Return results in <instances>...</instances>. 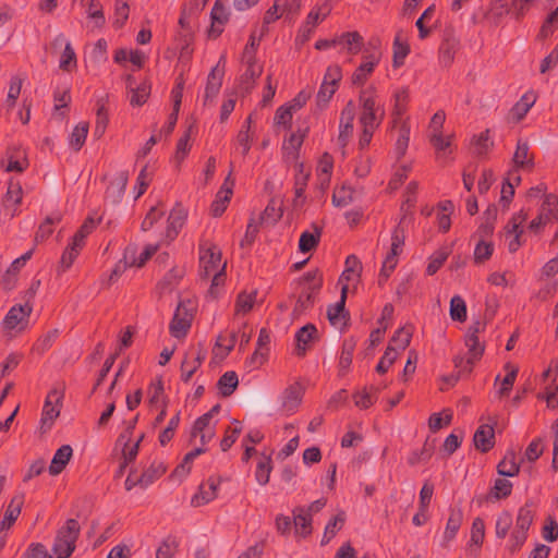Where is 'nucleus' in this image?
Returning <instances> with one entry per match:
<instances>
[{
    "label": "nucleus",
    "mask_w": 558,
    "mask_h": 558,
    "mask_svg": "<svg viewBox=\"0 0 558 558\" xmlns=\"http://www.w3.org/2000/svg\"><path fill=\"white\" fill-rule=\"evenodd\" d=\"M359 100L361 105L359 122L362 126L359 146L364 149L369 145L375 130L381 124L385 109L377 102L374 87L363 90Z\"/></svg>",
    "instance_id": "1"
},
{
    "label": "nucleus",
    "mask_w": 558,
    "mask_h": 558,
    "mask_svg": "<svg viewBox=\"0 0 558 558\" xmlns=\"http://www.w3.org/2000/svg\"><path fill=\"white\" fill-rule=\"evenodd\" d=\"M199 276L204 279L213 275L210 292L214 287L219 286L225 280L226 263L221 265V251L213 243H203L199 245Z\"/></svg>",
    "instance_id": "2"
},
{
    "label": "nucleus",
    "mask_w": 558,
    "mask_h": 558,
    "mask_svg": "<svg viewBox=\"0 0 558 558\" xmlns=\"http://www.w3.org/2000/svg\"><path fill=\"white\" fill-rule=\"evenodd\" d=\"M485 328L486 322L480 319L470 325L464 338L468 357L456 356L453 360L456 367L469 373L472 371L474 363L482 357L485 350L484 343L478 340V333L484 332Z\"/></svg>",
    "instance_id": "3"
},
{
    "label": "nucleus",
    "mask_w": 558,
    "mask_h": 558,
    "mask_svg": "<svg viewBox=\"0 0 558 558\" xmlns=\"http://www.w3.org/2000/svg\"><path fill=\"white\" fill-rule=\"evenodd\" d=\"M323 286V277L320 272L315 269L307 271L299 280L301 288L300 294L296 299L293 312L298 315L303 314L306 310L313 307L315 298Z\"/></svg>",
    "instance_id": "4"
},
{
    "label": "nucleus",
    "mask_w": 558,
    "mask_h": 558,
    "mask_svg": "<svg viewBox=\"0 0 558 558\" xmlns=\"http://www.w3.org/2000/svg\"><path fill=\"white\" fill-rule=\"evenodd\" d=\"M81 526L75 519H68L56 535L52 553L56 558H70L76 548Z\"/></svg>",
    "instance_id": "5"
},
{
    "label": "nucleus",
    "mask_w": 558,
    "mask_h": 558,
    "mask_svg": "<svg viewBox=\"0 0 558 558\" xmlns=\"http://www.w3.org/2000/svg\"><path fill=\"white\" fill-rule=\"evenodd\" d=\"M534 520V512L529 502L522 506L517 515L515 526L509 539V550L518 551L527 538V531Z\"/></svg>",
    "instance_id": "6"
},
{
    "label": "nucleus",
    "mask_w": 558,
    "mask_h": 558,
    "mask_svg": "<svg viewBox=\"0 0 558 558\" xmlns=\"http://www.w3.org/2000/svg\"><path fill=\"white\" fill-rule=\"evenodd\" d=\"M63 391L57 388L51 389L45 400L40 417L41 433L48 432L60 415Z\"/></svg>",
    "instance_id": "7"
},
{
    "label": "nucleus",
    "mask_w": 558,
    "mask_h": 558,
    "mask_svg": "<svg viewBox=\"0 0 558 558\" xmlns=\"http://www.w3.org/2000/svg\"><path fill=\"white\" fill-rule=\"evenodd\" d=\"M192 303L180 302L177 306L174 316L170 323V333L175 338H183L191 327L193 314L190 307Z\"/></svg>",
    "instance_id": "8"
},
{
    "label": "nucleus",
    "mask_w": 558,
    "mask_h": 558,
    "mask_svg": "<svg viewBox=\"0 0 558 558\" xmlns=\"http://www.w3.org/2000/svg\"><path fill=\"white\" fill-rule=\"evenodd\" d=\"M348 291V284L342 283L340 300L335 305H330L327 310V317L329 323L339 329H343L349 320V312L345 311Z\"/></svg>",
    "instance_id": "9"
},
{
    "label": "nucleus",
    "mask_w": 558,
    "mask_h": 558,
    "mask_svg": "<svg viewBox=\"0 0 558 558\" xmlns=\"http://www.w3.org/2000/svg\"><path fill=\"white\" fill-rule=\"evenodd\" d=\"M225 62L226 58L225 56H221L217 65L211 69L208 75L204 95V105L211 102L221 88L222 78L225 75Z\"/></svg>",
    "instance_id": "10"
},
{
    "label": "nucleus",
    "mask_w": 558,
    "mask_h": 558,
    "mask_svg": "<svg viewBox=\"0 0 558 558\" xmlns=\"http://www.w3.org/2000/svg\"><path fill=\"white\" fill-rule=\"evenodd\" d=\"M355 117V107L350 100L341 111L339 123L338 144L344 148L353 134V121Z\"/></svg>",
    "instance_id": "11"
},
{
    "label": "nucleus",
    "mask_w": 558,
    "mask_h": 558,
    "mask_svg": "<svg viewBox=\"0 0 558 558\" xmlns=\"http://www.w3.org/2000/svg\"><path fill=\"white\" fill-rule=\"evenodd\" d=\"M32 311V304L12 306L3 319V327L11 330L20 326V329H24Z\"/></svg>",
    "instance_id": "12"
},
{
    "label": "nucleus",
    "mask_w": 558,
    "mask_h": 558,
    "mask_svg": "<svg viewBox=\"0 0 558 558\" xmlns=\"http://www.w3.org/2000/svg\"><path fill=\"white\" fill-rule=\"evenodd\" d=\"M206 359V350L202 344H198L195 352L187 353L181 364V379L189 383L194 373L202 365Z\"/></svg>",
    "instance_id": "13"
},
{
    "label": "nucleus",
    "mask_w": 558,
    "mask_h": 558,
    "mask_svg": "<svg viewBox=\"0 0 558 558\" xmlns=\"http://www.w3.org/2000/svg\"><path fill=\"white\" fill-rule=\"evenodd\" d=\"M232 171L229 172L220 190L218 191L215 201L211 204L210 210L213 216L219 217L227 209V205L230 202L232 195V189L234 180L231 178Z\"/></svg>",
    "instance_id": "14"
},
{
    "label": "nucleus",
    "mask_w": 558,
    "mask_h": 558,
    "mask_svg": "<svg viewBox=\"0 0 558 558\" xmlns=\"http://www.w3.org/2000/svg\"><path fill=\"white\" fill-rule=\"evenodd\" d=\"M404 220L405 215L402 217L398 227L392 232L390 252L388 253L384 260L389 266L390 271H393V269L396 268L398 264V256L401 254L402 247L404 245V231L401 227Z\"/></svg>",
    "instance_id": "15"
},
{
    "label": "nucleus",
    "mask_w": 558,
    "mask_h": 558,
    "mask_svg": "<svg viewBox=\"0 0 558 558\" xmlns=\"http://www.w3.org/2000/svg\"><path fill=\"white\" fill-rule=\"evenodd\" d=\"M303 398V388L295 383L290 385L281 395V410L287 415L293 414L300 407Z\"/></svg>",
    "instance_id": "16"
},
{
    "label": "nucleus",
    "mask_w": 558,
    "mask_h": 558,
    "mask_svg": "<svg viewBox=\"0 0 558 558\" xmlns=\"http://www.w3.org/2000/svg\"><path fill=\"white\" fill-rule=\"evenodd\" d=\"M460 46L459 39L456 37L453 31L446 29L444 39L439 48V60L445 66H449L453 60L454 54Z\"/></svg>",
    "instance_id": "17"
},
{
    "label": "nucleus",
    "mask_w": 558,
    "mask_h": 558,
    "mask_svg": "<svg viewBox=\"0 0 558 558\" xmlns=\"http://www.w3.org/2000/svg\"><path fill=\"white\" fill-rule=\"evenodd\" d=\"M318 339V331L315 325L306 324L295 333L296 354L303 356L306 350Z\"/></svg>",
    "instance_id": "18"
},
{
    "label": "nucleus",
    "mask_w": 558,
    "mask_h": 558,
    "mask_svg": "<svg viewBox=\"0 0 558 558\" xmlns=\"http://www.w3.org/2000/svg\"><path fill=\"white\" fill-rule=\"evenodd\" d=\"M219 483V480L210 477L207 483L202 484L198 488V493L192 497V506L201 507L213 501L217 497Z\"/></svg>",
    "instance_id": "19"
},
{
    "label": "nucleus",
    "mask_w": 558,
    "mask_h": 558,
    "mask_svg": "<svg viewBox=\"0 0 558 558\" xmlns=\"http://www.w3.org/2000/svg\"><path fill=\"white\" fill-rule=\"evenodd\" d=\"M63 43H65V45H64V50L60 58L59 68L62 71L70 72L73 69H75L76 64H77L76 54H75L74 49L72 48L71 43L65 41L63 34H59L53 39L52 46L60 47Z\"/></svg>",
    "instance_id": "20"
},
{
    "label": "nucleus",
    "mask_w": 558,
    "mask_h": 558,
    "mask_svg": "<svg viewBox=\"0 0 558 558\" xmlns=\"http://www.w3.org/2000/svg\"><path fill=\"white\" fill-rule=\"evenodd\" d=\"M380 58L379 52H373L364 56L363 62L352 74V83L354 85H362L367 80L368 75L374 71Z\"/></svg>",
    "instance_id": "21"
},
{
    "label": "nucleus",
    "mask_w": 558,
    "mask_h": 558,
    "mask_svg": "<svg viewBox=\"0 0 558 558\" xmlns=\"http://www.w3.org/2000/svg\"><path fill=\"white\" fill-rule=\"evenodd\" d=\"M129 181V172L128 171H121L119 172L116 178L110 182V185L107 189L106 192V198L109 199L112 204H118L121 202L126 184Z\"/></svg>",
    "instance_id": "22"
},
{
    "label": "nucleus",
    "mask_w": 558,
    "mask_h": 558,
    "mask_svg": "<svg viewBox=\"0 0 558 558\" xmlns=\"http://www.w3.org/2000/svg\"><path fill=\"white\" fill-rule=\"evenodd\" d=\"M473 442L477 450L481 452L489 451L495 445V432L490 425H481L474 436Z\"/></svg>",
    "instance_id": "23"
},
{
    "label": "nucleus",
    "mask_w": 558,
    "mask_h": 558,
    "mask_svg": "<svg viewBox=\"0 0 558 558\" xmlns=\"http://www.w3.org/2000/svg\"><path fill=\"white\" fill-rule=\"evenodd\" d=\"M72 454L73 449L70 445L61 446L53 454V458L49 465V473L52 476L60 474L68 465L69 461L72 458Z\"/></svg>",
    "instance_id": "24"
},
{
    "label": "nucleus",
    "mask_w": 558,
    "mask_h": 558,
    "mask_svg": "<svg viewBox=\"0 0 558 558\" xmlns=\"http://www.w3.org/2000/svg\"><path fill=\"white\" fill-rule=\"evenodd\" d=\"M512 492V483L506 478H497L494 483V486L490 489V493L486 496H482L477 498L478 505L483 501L487 500H500L507 498L511 495Z\"/></svg>",
    "instance_id": "25"
},
{
    "label": "nucleus",
    "mask_w": 558,
    "mask_h": 558,
    "mask_svg": "<svg viewBox=\"0 0 558 558\" xmlns=\"http://www.w3.org/2000/svg\"><path fill=\"white\" fill-rule=\"evenodd\" d=\"M23 504H24L23 495L14 496L11 499V501L8 505L7 510L4 512L3 520L0 522L1 530L10 529L13 525V523L17 520V518L21 513Z\"/></svg>",
    "instance_id": "26"
},
{
    "label": "nucleus",
    "mask_w": 558,
    "mask_h": 558,
    "mask_svg": "<svg viewBox=\"0 0 558 558\" xmlns=\"http://www.w3.org/2000/svg\"><path fill=\"white\" fill-rule=\"evenodd\" d=\"M393 109H392V117H393V125L401 122L402 116L405 113L408 109V104L410 100V94L408 87H402L400 89H397L393 94Z\"/></svg>",
    "instance_id": "27"
},
{
    "label": "nucleus",
    "mask_w": 558,
    "mask_h": 558,
    "mask_svg": "<svg viewBox=\"0 0 558 558\" xmlns=\"http://www.w3.org/2000/svg\"><path fill=\"white\" fill-rule=\"evenodd\" d=\"M512 160L514 166L520 169H532L534 167L533 156L530 154L527 142L518 141Z\"/></svg>",
    "instance_id": "28"
},
{
    "label": "nucleus",
    "mask_w": 558,
    "mask_h": 558,
    "mask_svg": "<svg viewBox=\"0 0 558 558\" xmlns=\"http://www.w3.org/2000/svg\"><path fill=\"white\" fill-rule=\"evenodd\" d=\"M497 472L501 476L512 477L519 474L520 463L513 450H508L504 459L497 465Z\"/></svg>",
    "instance_id": "29"
},
{
    "label": "nucleus",
    "mask_w": 558,
    "mask_h": 558,
    "mask_svg": "<svg viewBox=\"0 0 558 558\" xmlns=\"http://www.w3.org/2000/svg\"><path fill=\"white\" fill-rule=\"evenodd\" d=\"M128 88H130L132 95L130 98V102L132 106H142L146 102L149 93L150 86L147 83H142L137 87H134V77L132 75L126 76Z\"/></svg>",
    "instance_id": "30"
},
{
    "label": "nucleus",
    "mask_w": 558,
    "mask_h": 558,
    "mask_svg": "<svg viewBox=\"0 0 558 558\" xmlns=\"http://www.w3.org/2000/svg\"><path fill=\"white\" fill-rule=\"evenodd\" d=\"M186 213L181 206L174 207L168 217L167 238L173 240L184 225Z\"/></svg>",
    "instance_id": "31"
},
{
    "label": "nucleus",
    "mask_w": 558,
    "mask_h": 558,
    "mask_svg": "<svg viewBox=\"0 0 558 558\" xmlns=\"http://www.w3.org/2000/svg\"><path fill=\"white\" fill-rule=\"evenodd\" d=\"M462 521H463L462 510L461 509H452L450 511V515L448 518V521L446 524V530L444 533V546H447V544L456 537V535L462 524Z\"/></svg>",
    "instance_id": "32"
},
{
    "label": "nucleus",
    "mask_w": 558,
    "mask_h": 558,
    "mask_svg": "<svg viewBox=\"0 0 558 558\" xmlns=\"http://www.w3.org/2000/svg\"><path fill=\"white\" fill-rule=\"evenodd\" d=\"M263 66L246 68L245 72L241 75L239 82V92L242 95L251 93L254 88L256 80L262 75Z\"/></svg>",
    "instance_id": "33"
},
{
    "label": "nucleus",
    "mask_w": 558,
    "mask_h": 558,
    "mask_svg": "<svg viewBox=\"0 0 558 558\" xmlns=\"http://www.w3.org/2000/svg\"><path fill=\"white\" fill-rule=\"evenodd\" d=\"M337 45H342L348 52L356 54L363 46V37L357 32H347L336 37Z\"/></svg>",
    "instance_id": "34"
},
{
    "label": "nucleus",
    "mask_w": 558,
    "mask_h": 558,
    "mask_svg": "<svg viewBox=\"0 0 558 558\" xmlns=\"http://www.w3.org/2000/svg\"><path fill=\"white\" fill-rule=\"evenodd\" d=\"M314 232L304 231L299 240V250L302 253H307L314 250L320 240L323 229L317 225H313Z\"/></svg>",
    "instance_id": "35"
},
{
    "label": "nucleus",
    "mask_w": 558,
    "mask_h": 558,
    "mask_svg": "<svg viewBox=\"0 0 558 558\" xmlns=\"http://www.w3.org/2000/svg\"><path fill=\"white\" fill-rule=\"evenodd\" d=\"M281 217V202L277 198H271L260 214L259 220L262 225H275Z\"/></svg>",
    "instance_id": "36"
},
{
    "label": "nucleus",
    "mask_w": 558,
    "mask_h": 558,
    "mask_svg": "<svg viewBox=\"0 0 558 558\" xmlns=\"http://www.w3.org/2000/svg\"><path fill=\"white\" fill-rule=\"evenodd\" d=\"M239 385V378L235 372H226L217 383V388L223 398L230 397Z\"/></svg>",
    "instance_id": "37"
},
{
    "label": "nucleus",
    "mask_w": 558,
    "mask_h": 558,
    "mask_svg": "<svg viewBox=\"0 0 558 558\" xmlns=\"http://www.w3.org/2000/svg\"><path fill=\"white\" fill-rule=\"evenodd\" d=\"M294 515V524L296 527V532L306 536L312 532V517L310 513H306L305 508L296 507L293 510Z\"/></svg>",
    "instance_id": "38"
},
{
    "label": "nucleus",
    "mask_w": 558,
    "mask_h": 558,
    "mask_svg": "<svg viewBox=\"0 0 558 558\" xmlns=\"http://www.w3.org/2000/svg\"><path fill=\"white\" fill-rule=\"evenodd\" d=\"M272 470V461L271 457L265 453H262V457L256 465L255 470V478L257 483L262 486L268 484L270 478V473Z\"/></svg>",
    "instance_id": "39"
},
{
    "label": "nucleus",
    "mask_w": 558,
    "mask_h": 558,
    "mask_svg": "<svg viewBox=\"0 0 558 558\" xmlns=\"http://www.w3.org/2000/svg\"><path fill=\"white\" fill-rule=\"evenodd\" d=\"M194 129H195V125L190 124L189 128L186 129V131L184 132V134L179 138V141L177 143L174 160L178 165H180L185 159V157L187 156V154L191 149L190 138H191V134L193 133Z\"/></svg>",
    "instance_id": "40"
},
{
    "label": "nucleus",
    "mask_w": 558,
    "mask_h": 558,
    "mask_svg": "<svg viewBox=\"0 0 558 558\" xmlns=\"http://www.w3.org/2000/svg\"><path fill=\"white\" fill-rule=\"evenodd\" d=\"M362 271V263L355 255H350L345 259V269L339 278V282L348 284L349 281L353 279V277H360Z\"/></svg>",
    "instance_id": "41"
},
{
    "label": "nucleus",
    "mask_w": 558,
    "mask_h": 558,
    "mask_svg": "<svg viewBox=\"0 0 558 558\" xmlns=\"http://www.w3.org/2000/svg\"><path fill=\"white\" fill-rule=\"evenodd\" d=\"M166 466L161 462H153L148 469H146L138 477V482L142 487H147L159 478L166 472Z\"/></svg>",
    "instance_id": "42"
},
{
    "label": "nucleus",
    "mask_w": 558,
    "mask_h": 558,
    "mask_svg": "<svg viewBox=\"0 0 558 558\" xmlns=\"http://www.w3.org/2000/svg\"><path fill=\"white\" fill-rule=\"evenodd\" d=\"M345 521V513L340 511L326 525L322 539V545L330 542V539L340 531Z\"/></svg>",
    "instance_id": "43"
},
{
    "label": "nucleus",
    "mask_w": 558,
    "mask_h": 558,
    "mask_svg": "<svg viewBox=\"0 0 558 558\" xmlns=\"http://www.w3.org/2000/svg\"><path fill=\"white\" fill-rule=\"evenodd\" d=\"M61 221V215L56 213L51 216H48L45 221L39 226L38 231L35 235V241L43 242L44 240L48 239L51 233L53 232L52 226L56 223H59Z\"/></svg>",
    "instance_id": "44"
},
{
    "label": "nucleus",
    "mask_w": 558,
    "mask_h": 558,
    "mask_svg": "<svg viewBox=\"0 0 558 558\" xmlns=\"http://www.w3.org/2000/svg\"><path fill=\"white\" fill-rule=\"evenodd\" d=\"M354 189L350 185H342L336 189L332 194V203L337 207H344L354 201Z\"/></svg>",
    "instance_id": "45"
},
{
    "label": "nucleus",
    "mask_w": 558,
    "mask_h": 558,
    "mask_svg": "<svg viewBox=\"0 0 558 558\" xmlns=\"http://www.w3.org/2000/svg\"><path fill=\"white\" fill-rule=\"evenodd\" d=\"M99 220H95L93 217H87L80 229L75 232L72 240L76 246H84L85 239L88 234L93 232V230L98 225Z\"/></svg>",
    "instance_id": "46"
},
{
    "label": "nucleus",
    "mask_w": 558,
    "mask_h": 558,
    "mask_svg": "<svg viewBox=\"0 0 558 558\" xmlns=\"http://www.w3.org/2000/svg\"><path fill=\"white\" fill-rule=\"evenodd\" d=\"M410 141V124L408 120L400 122L399 136L396 142V153L398 157H403L409 146Z\"/></svg>",
    "instance_id": "47"
},
{
    "label": "nucleus",
    "mask_w": 558,
    "mask_h": 558,
    "mask_svg": "<svg viewBox=\"0 0 558 558\" xmlns=\"http://www.w3.org/2000/svg\"><path fill=\"white\" fill-rule=\"evenodd\" d=\"M179 542L177 537L167 536L157 548L156 558H173L178 551Z\"/></svg>",
    "instance_id": "48"
},
{
    "label": "nucleus",
    "mask_w": 558,
    "mask_h": 558,
    "mask_svg": "<svg viewBox=\"0 0 558 558\" xmlns=\"http://www.w3.org/2000/svg\"><path fill=\"white\" fill-rule=\"evenodd\" d=\"M233 427L229 426L226 429L225 437L220 441V448L222 451H228L231 446L236 441L239 435L242 432V425L241 422L238 420L232 421Z\"/></svg>",
    "instance_id": "49"
},
{
    "label": "nucleus",
    "mask_w": 558,
    "mask_h": 558,
    "mask_svg": "<svg viewBox=\"0 0 558 558\" xmlns=\"http://www.w3.org/2000/svg\"><path fill=\"white\" fill-rule=\"evenodd\" d=\"M88 133V123L81 122L78 123L70 135V146L74 150H80L85 143L86 136Z\"/></svg>",
    "instance_id": "50"
},
{
    "label": "nucleus",
    "mask_w": 558,
    "mask_h": 558,
    "mask_svg": "<svg viewBox=\"0 0 558 558\" xmlns=\"http://www.w3.org/2000/svg\"><path fill=\"white\" fill-rule=\"evenodd\" d=\"M257 292L253 291L251 293L247 292H241L235 302V313L236 314H246L252 308L256 301Z\"/></svg>",
    "instance_id": "51"
},
{
    "label": "nucleus",
    "mask_w": 558,
    "mask_h": 558,
    "mask_svg": "<svg viewBox=\"0 0 558 558\" xmlns=\"http://www.w3.org/2000/svg\"><path fill=\"white\" fill-rule=\"evenodd\" d=\"M450 317L460 323L466 320V305L460 295H454L450 301Z\"/></svg>",
    "instance_id": "52"
},
{
    "label": "nucleus",
    "mask_w": 558,
    "mask_h": 558,
    "mask_svg": "<svg viewBox=\"0 0 558 558\" xmlns=\"http://www.w3.org/2000/svg\"><path fill=\"white\" fill-rule=\"evenodd\" d=\"M411 338H412V330L411 328H407V327H401L399 328L393 337L391 338V341H390V344L398 350H405L410 342H411Z\"/></svg>",
    "instance_id": "53"
},
{
    "label": "nucleus",
    "mask_w": 558,
    "mask_h": 558,
    "mask_svg": "<svg viewBox=\"0 0 558 558\" xmlns=\"http://www.w3.org/2000/svg\"><path fill=\"white\" fill-rule=\"evenodd\" d=\"M505 368L508 371V374L501 381V386L498 390L499 397H505L509 395L518 375V367L512 366L510 363H507L505 365Z\"/></svg>",
    "instance_id": "54"
},
{
    "label": "nucleus",
    "mask_w": 558,
    "mask_h": 558,
    "mask_svg": "<svg viewBox=\"0 0 558 558\" xmlns=\"http://www.w3.org/2000/svg\"><path fill=\"white\" fill-rule=\"evenodd\" d=\"M83 247L84 246H76L74 241H71L60 259V267L62 268V271L69 269L72 266Z\"/></svg>",
    "instance_id": "55"
},
{
    "label": "nucleus",
    "mask_w": 558,
    "mask_h": 558,
    "mask_svg": "<svg viewBox=\"0 0 558 558\" xmlns=\"http://www.w3.org/2000/svg\"><path fill=\"white\" fill-rule=\"evenodd\" d=\"M494 252V244L485 240H480L474 250V262L482 264L490 258Z\"/></svg>",
    "instance_id": "56"
},
{
    "label": "nucleus",
    "mask_w": 558,
    "mask_h": 558,
    "mask_svg": "<svg viewBox=\"0 0 558 558\" xmlns=\"http://www.w3.org/2000/svg\"><path fill=\"white\" fill-rule=\"evenodd\" d=\"M355 343L352 340H345L342 344L341 355L339 359V368L341 372H345L349 369L353 352H354Z\"/></svg>",
    "instance_id": "57"
},
{
    "label": "nucleus",
    "mask_w": 558,
    "mask_h": 558,
    "mask_svg": "<svg viewBox=\"0 0 558 558\" xmlns=\"http://www.w3.org/2000/svg\"><path fill=\"white\" fill-rule=\"evenodd\" d=\"M87 16L94 21L95 26L98 28H101L106 23L102 5L98 0H90L87 10Z\"/></svg>",
    "instance_id": "58"
},
{
    "label": "nucleus",
    "mask_w": 558,
    "mask_h": 558,
    "mask_svg": "<svg viewBox=\"0 0 558 558\" xmlns=\"http://www.w3.org/2000/svg\"><path fill=\"white\" fill-rule=\"evenodd\" d=\"M485 537V524L481 518H475L471 527V539L470 547L472 545H476L477 547L482 546Z\"/></svg>",
    "instance_id": "59"
},
{
    "label": "nucleus",
    "mask_w": 558,
    "mask_h": 558,
    "mask_svg": "<svg viewBox=\"0 0 558 558\" xmlns=\"http://www.w3.org/2000/svg\"><path fill=\"white\" fill-rule=\"evenodd\" d=\"M398 356L397 349L389 344L380 359L379 363L376 366V372L379 374H385L388 368L393 364Z\"/></svg>",
    "instance_id": "60"
},
{
    "label": "nucleus",
    "mask_w": 558,
    "mask_h": 558,
    "mask_svg": "<svg viewBox=\"0 0 558 558\" xmlns=\"http://www.w3.org/2000/svg\"><path fill=\"white\" fill-rule=\"evenodd\" d=\"M512 515L508 511L500 513L496 520V535L499 538H505L512 525Z\"/></svg>",
    "instance_id": "61"
},
{
    "label": "nucleus",
    "mask_w": 558,
    "mask_h": 558,
    "mask_svg": "<svg viewBox=\"0 0 558 558\" xmlns=\"http://www.w3.org/2000/svg\"><path fill=\"white\" fill-rule=\"evenodd\" d=\"M449 252L446 248L435 252L429 259L426 271L429 276L435 275L447 259Z\"/></svg>",
    "instance_id": "62"
},
{
    "label": "nucleus",
    "mask_w": 558,
    "mask_h": 558,
    "mask_svg": "<svg viewBox=\"0 0 558 558\" xmlns=\"http://www.w3.org/2000/svg\"><path fill=\"white\" fill-rule=\"evenodd\" d=\"M410 48L407 44L400 41L398 35L393 41V66L398 68L403 64L405 57L409 54Z\"/></svg>",
    "instance_id": "63"
},
{
    "label": "nucleus",
    "mask_w": 558,
    "mask_h": 558,
    "mask_svg": "<svg viewBox=\"0 0 558 558\" xmlns=\"http://www.w3.org/2000/svg\"><path fill=\"white\" fill-rule=\"evenodd\" d=\"M23 558H52L46 546L41 543H33L28 546Z\"/></svg>",
    "instance_id": "64"
}]
</instances>
